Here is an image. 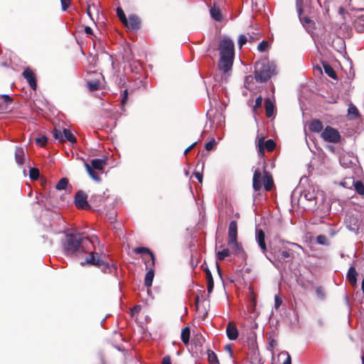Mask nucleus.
Returning a JSON list of instances; mask_svg holds the SVG:
<instances>
[{"instance_id": "53", "label": "nucleus", "mask_w": 364, "mask_h": 364, "mask_svg": "<svg viewBox=\"0 0 364 364\" xmlns=\"http://www.w3.org/2000/svg\"><path fill=\"white\" fill-rule=\"evenodd\" d=\"M194 175H195L196 178L198 179V181L200 183H202V181H203V175H202V173H200L199 172H195Z\"/></svg>"}, {"instance_id": "32", "label": "nucleus", "mask_w": 364, "mask_h": 364, "mask_svg": "<svg viewBox=\"0 0 364 364\" xmlns=\"http://www.w3.org/2000/svg\"><path fill=\"white\" fill-rule=\"evenodd\" d=\"M87 87L90 91H95L99 89L100 82L98 80L87 82Z\"/></svg>"}, {"instance_id": "46", "label": "nucleus", "mask_w": 364, "mask_h": 364, "mask_svg": "<svg viewBox=\"0 0 364 364\" xmlns=\"http://www.w3.org/2000/svg\"><path fill=\"white\" fill-rule=\"evenodd\" d=\"M15 156H16V161L17 164H20V165L22 164H23V157L21 155V151L18 149H16Z\"/></svg>"}, {"instance_id": "40", "label": "nucleus", "mask_w": 364, "mask_h": 364, "mask_svg": "<svg viewBox=\"0 0 364 364\" xmlns=\"http://www.w3.org/2000/svg\"><path fill=\"white\" fill-rule=\"evenodd\" d=\"M268 46H269L268 42L263 41L259 43L258 46H257V49L260 52H264L267 50Z\"/></svg>"}, {"instance_id": "7", "label": "nucleus", "mask_w": 364, "mask_h": 364, "mask_svg": "<svg viewBox=\"0 0 364 364\" xmlns=\"http://www.w3.org/2000/svg\"><path fill=\"white\" fill-rule=\"evenodd\" d=\"M255 240L259 247H260L262 253L266 256V257L272 263L274 262L268 257L267 255V245L265 242V234L264 231L261 229H256L255 230Z\"/></svg>"}, {"instance_id": "23", "label": "nucleus", "mask_w": 364, "mask_h": 364, "mask_svg": "<svg viewBox=\"0 0 364 364\" xmlns=\"http://www.w3.org/2000/svg\"><path fill=\"white\" fill-rule=\"evenodd\" d=\"M85 167L86 171H87L88 174L93 180H95L96 181H100V176L95 171H94L92 169L91 166L88 164L85 163Z\"/></svg>"}, {"instance_id": "62", "label": "nucleus", "mask_w": 364, "mask_h": 364, "mask_svg": "<svg viewBox=\"0 0 364 364\" xmlns=\"http://www.w3.org/2000/svg\"><path fill=\"white\" fill-rule=\"evenodd\" d=\"M225 349H226L227 350H228L229 352H230V351H231V349H230V346H225Z\"/></svg>"}, {"instance_id": "30", "label": "nucleus", "mask_w": 364, "mask_h": 364, "mask_svg": "<svg viewBox=\"0 0 364 364\" xmlns=\"http://www.w3.org/2000/svg\"><path fill=\"white\" fill-rule=\"evenodd\" d=\"M353 186L355 188V190L356 191V192L358 194H360V195L364 194V185L363 184V183L361 181H355V184H353Z\"/></svg>"}, {"instance_id": "16", "label": "nucleus", "mask_w": 364, "mask_h": 364, "mask_svg": "<svg viewBox=\"0 0 364 364\" xmlns=\"http://www.w3.org/2000/svg\"><path fill=\"white\" fill-rule=\"evenodd\" d=\"M106 164L105 159H95L91 161L92 167L97 170H102Z\"/></svg>"}, {"instance_id": "6", "label": "nucleus", "mask_w": 364, "mask_h": 364, "mask_svg": "<svg viewBox=\"0 0 364 364\" xmlns=\"http://www.w3.org/2000/svg\"><path fill=\"white\" fill-rule=\"evenodd\" d=\"M321 136L323 141L333 144L338 143L341 139L339 132L330 126L323 130Z\"/></svg>"}, {"instance_id": "36", "label": "nucleus", "mask_w": 364, "mask_h": 364, "mask_svg": "<svg viewBox=\"0 0 364 364\" xmlns=\"http://www.w3.org/2000/svg\"><path fill=\"white\" fill-rule=\"evenodd\" d=\"M117 16L119 17V18L121 20V21L124 23H125V21H127V17L122 10V9L121 8H117Z\"/></svg>"}, {"instance_id": "28", "label": "nucleus", "mask_w": 364, "mask_h": 364, "mask_svg": "<svg viewBox=\"0 0 364 364\" xmlns=\"http://www.w3.org/2000/svg\"><path fill=\"white\" fill-rule=\"evenodd\" d=\"M68 184V180L66 178H61L55 186V188L59 191L65 190Z\"/></svg>"}, {"instance_id": "15", "label": "nucleus", "mask_w": 364, "mask_h": 364, "mask_svg": "<svg viewBox=\"0 0 364 364\" xmlns=\"http://www.w3.org/2000/svg\"><path fill=\"white\" fill-rule=\"evenodd\" d=\"M309 129L314 132H320L323 129V124L320 120L314 119L309 124Z\"/></svg>"}, {"instance_id": "39", "label": "nucleus", "mask_w": 364, "mask_h": 364, "mask_svg": "<svg viewBox=\"0 0 364 364\" xmlns=\"http://www.w3.org/2000/svg\"><path fill=\"white\" fill-rule=\"evenodd\" d=\"M277 342L275 339L269 337V347H268V350H270L272 352V354L274 355V351H273V348L277 346Z\"/></svg>"}, {"instance_id": "3", "label": "nucleus", "mask_w": 364, "mask_h": 364, "mask_svg": "<svg viewBox=\"0 0 364 364\" xmlns=\"http://www.w3.org/2000/svg\"><path fill=\"white\" fill-rule=\"evenodd\" d=\"M274 63H270L267 59H262L255 64V77L257 82L267 81L275 72Z\"/></svg>"}, {"instance_id": "49", "label": "nucleus", "mask_w": 364, "mask_h": 364, "mask_svg": "<svg viewBox=\"0 0 364 364\" xmlns=\"http://www.w3.org/2000/svg\"><path fill=\"white\" fill-rule=\"evenodd\" d=\"M281 304H282V299H280L279 295H275L274 296V308L276 309H278L279 308V306H281Z\"/></svg>"}, {"instance_id": "17", "label": "nucleus", "mask_w": 364, "mask_h": 364, "mask_svg": "<svg viewBox=\"0 0 364 364\" xmlns=\"http://www.w3.org/2000/svg\"><path fill=\"white\" fill-rule=\"evenodd\" d=\"M210 13L213 19L217 21H220L222 20V14L220 10L215 5L212 6L210 9Z\"/></svg>"}, {"instance_id": "34", "label": "nucleus", "mask_w": 364, "mask_h": 364, "mask_svg": "<svg viewBox=\"0 0 364 364\" xmlns=\"http://www.w3.org/2000/svg\"><path fill=\"white\" fill-rule=\"evenodd\" d=\"M275 146L276 144L272 139H268L264 143V147L269 151H272L274 149Z\"/></svg>"}, {"instance_id": "63", "label": "nucleus", "mask_w": 364, "mask_h": 364, "mask_svg": "<svg viewBox=\"0 0 364 364\" xmlns=\"http://www.w3.org/2000/svg\"><path fill=\"white\" fill-rule=\"evenodd\" d=\"M362 363L364 364V355L362 358Z\"/></svg>"}, {"instance_id": "26", "label": "nucleus", "mask_w": 364, "mask_h": 364, "mask_svg": "<svg viewBox=\"0 0 364 364\" xmlns=\"http://www.w3.org/2000/svg\"><path fill=\"white\" fill-rule=\"evenodd\" d=\"M323 68L324 69L325 73L331 77H336V73L332 68V67L326 63H323Z\"/></svg>"}, {"instance_id": "61", "label": "nucleus", "mask_w": 364, "mask_h": 364, "mask_svg": "<svg viewBox=\"0 0 364 364\" xmlns=\"http://www.w3.org/2000/svg\"><path fill=\"white\" fill-rule=\"evenodd\" d=\"M293 245L297 247L298 248H300V249H302V247H301V245H298V244H296V243H292Z\"/></svg>"}, {"instance_id": "41", "label": "nucleus", "mask_w": 364, "mask_h": 364, "mask_svg": "<svg viewBox=\"0 0 364 364\" xmlns=\"http://www.w3.org/2000/svg\"><path fill=\"white\" fill-rule=\"evenodd\" d=\"M258 148L259 153L261 156H263L264 154V139L261 138L258 141Z\"/></svg>"}, {"instance_id": "51", "label": "nucleus", "mask_w": 364, "mask_h": 364, "mask_svg": "<svg viewBox=\"0 0 364 364\" xmlns=\"http://www.w3.org/2000/svg\"><path fill=\"white\" fill-rule=\"evenodd\" d=\"M247 42V37L245 35H240L238 39V44L241 48Z\"/></svg>"}, {"instance_id": "8", "label": "nucleus", "mask_w": 364, "mask_h": 364, "mask_svg": "<svg viewBox=\"0 0 364 364\" xmlns=\"http://www.w3.org/2000/svg\"><path fill=\"white\" fill-rule=\"evenodd\" d=\"M75 203L77 208L86 209L90 208L87 201V196L82 191H78L75 198Z\"/></svg>"}, {"instance_id": "43", "label": "nucleus", "mask_w": 364, "mask_h": 364, "mask_svg": "<svg viewBox=\"0 0 364 364\" xmlns=\"http://www.w3.org/2000/svg\"><path fill=\"white\" fill-rule=\"evenodd\" d=\"M47 142V138L45 136H42L41 137L36 139V143L42 146H45Z\"/></svg>"}, {"instance_id": "45", "label": "nucleus", "mask_w": 364, "mask_h": 364, "mask_svg": "<svg viewBox=\"0 0 364 364\" xmlns=\"http://www.w3.org/2000/svg\"><path fill=\"white\" fill-rule=\"evenodd\" d=\"M299 16V19H300V21L301 23H302V25L304 26H307L308 24L311 23V21L309 18L306 17V16H304L302 17L301 16V14Z\"/></svg>"}, {"instance_id": "9", "label": "nucleus", "mask_w": 364, "mask_h": 364, "mask_svg": "<svg viewBox=\"0 0 364 364\" xmlns=\"http://www.w3.org/2000/svg\"><path fill=\"white\" fill-rule=\"evenodd\" d=\"M24 78L26 80L31 89L36 90L37 87L36 77L35 73L28 68L24 69Z\"/></svg>"}, {"instance_id": "19", "label": "nucleus", "mask_w": 364, "mask_h": 364, "mask_svg": "<svg viewBox=\"0 0 364 364\" xmlns=\"http://www.w3.org/2000/svg\"><path fill=\"white\" fill-rule=\"evenodd\" d=\"M154 277V269H150L147 273L146 274L144 279V284L146 287H150L152 285V282Z\"/></svg>"}, {"instance_id": "11", "label": "nucleus", "mask_w": 364, "mask_h": 364, "mask_svg": "<svg viewBox=\"0 0 364 364\" xmlns=\"http://www.w3.org/2000/svg\"><path fill=\"white\" fill-rule=\"evenodd\" d=\"M226 334L230 340H235L238 337V331L232 322H229L226 328Z\"/></svg>"}, {"instance_id": "37", "label": "nucleus", "mask_w": 364, "mask_h": 364, "mask_svg": "<svg viewBox=\"0 0 364 364\" xmlns=\"http://www.w3.org/2000/svg\"><path fill=\"white\" fill-rule=\"evenodd\" d=\"M279 356H285L286 359L284 360L283 364H291V359L289 353L287 351H282L279 353Z\"/></svg>"}, {"instance_id": "55", "label": "nucleus", "mask_w": 364, "mask_h": 364, "mask_svg": "<svg viewBox=\"0 0 364 364\" xmlns=\"http://www.w3.org/2000/svg\"><path fill=\"white\" fill-rule=\"evenodd\" d=\"M141 309V306H135L132 309V315L133 316L134 314L136 313H138Z\"/></svg>"}, {"instance_id": "4", "label": "nucleus", "mask_w": 364, "mask_h": 364, "mask_svg": "<svg viewBox=\"0 0 364 364\" xmlns=\"http://www.w3.org/2000/svg\"><path fill=\"white\" fill-rule=\"evenodd\" d=\"M263 173L259 168H256L253 175L252 186L255 191H259L262 186L266 191H269L273 186V180L271 175L264 170Z\"/></svg>"}, {"instance_id": "12", "label": "nucleus", "mask_w": 364, "mask_h": 364, "mask_svg": "<svg viewBox=\"0 0 364 364\" xmlns=\"http://www.w3.org/2000/svg\"><path fill=\"white\" fill-rule=\"evenodd\" d=\"M124 24L132 29H137L139 28L140 21L139 18L135 15H131L127 19V21Z\"/></svg>"}, {"instance_id": "54", "label": "nucleus", "mask_w": 364, "mask_h": 364, "mask_svg": "<svg viewBox=\"0 0 364 364\" xmlns=\"http://www.w3.org/2000/svg\"><path fill=\"white\" fill-rule=\"evenodd\" d=\"M162 364H171V358L168 355L164 357Z\"/></svg>"}, {"instance_id": "38", "label": "nucleus", "mask_w": 364, "mask_h": 364, "mask_svg": "<svg viewBox=\"0 0 364 364\" xmlns=\"http://www.w3.org/2000/svg\"><path fill=\"white\" fill-rule=\"evenodd\" d=\"M316 242L320 244V245H326L328 244V239L326 236L324 235H318L317 237H316Z\"/></svg>"}, {"instance_id": "59", "label": "nucleus", "mask_w": 364, "mask_h": 364, "mask_svg": "<svg viewBox=\"0 0 364 364\" xmlns=\"http://www.w3.org/2000/svg\"><path fill=\"white\" fill-rule=\"evenodd\" d=\"M206 274H207V282H208V278L213 277H212V274H211L210 271H208Z\"/></svg>"}, {"instance_id": "47", "label": "nucleus", "mask_w": 364, "mask_h": 364, "mask_svg": "<svg viewBox=\"0 0 364 364\" xmlns=\"http://www.w3.org/2000/svg\"><path fill=\"white\" fill-rule=\"evenodd\" d=\"M207 284H208V287H207L208 292V294H210L213 291V287H214V282H213V277L208 278V281L207 282Z\"/></svg>"}, {"instance_id": "18", "label": "nucleus", "mask_w": 364, "mask_h": 364, "mask_svg": "<svg viewBox=\"0 0 364 364\" xmlns=\"http://www.w3.org/2000/svg\"><path fill=\"white\" fill-rule=\"evenodd\" d=\"M266 114L268 117H271L274 114V103L270 99H267L264 102Z\"/></svg>"}, {"instance_id": "56", "label": "nucleus", "mask_w": 364, "mask_h": 364, "mask_svg": "<svg viewBox=\"0 0 364 364\" xmlns=\"http://www.w3.org/2000/svg\"><path fill=\"white\" fill-rule=\"evenodd\" d=\"M85 32L86 34H87L89 36L92 35V29L90 27H89V26H86L85 28Z\"/></svg>"}, {"instance_id": "35", "label": "nucleus", "mask_w": 364, "mask_h": 364, "mask_svg": "<svg viewBox=\"0 0 364 364\" xmlns=\"http://www.w3.org/2000/svg\"><path fill=\"white\" fill-rule=\"evenodd\" d=\"M316 295L318 296V298L319 299H325V296H326V293H325V291L323 289V287H318L316 289Z\"/></svg>"}, {"instance_id": "5", "label": "nucleus", "mask_w": 364, "mask_h": 364, "mask_svg": "<svg viewBox=\"0 0 364 364\" xmlns=\"http://www.w3.org/2000/svg\"><path fill=\"white\" fill-rule=\"evenodd\" d=\"M228 245L235 255L243 252L242 245L237 242V224L235 220L231 221L229 225Z\"/></svg>"}, {"instance_id": "27", "label": "nucleus", "mask_w": 364, "mask_h": 364, "mask_svg": "<svg viewBox=\"0 0 364 364\" xmlns=\"http://www.w3.org/2000/svg\"><path fill=\"white\" fill-rule=\"evenodd\" d=\"M230 254V250L229 249H223L221 251H218L216 253V257L219 260H223L227 257H228Z\"/></svg>"}, {"instance_id": "20", "label": "nucleus", "mask_w": 364, "mask_h": 364, "mask_svg": "<svg viewBox=\"0 0 364 364\" xmlns=\"http://www.w3.org/2000/svg\"><path fill=\"white\" fill-rule=\"evenodd\" d=\"M181 337L185 345H187L189 343L190 328L188 327H186L182 329Z\"/></svg>"}, {"instance_id": "64", "label": "nucleus", "mask_w": 364, "mask_h": 364, "mask_svg": "<svg viewBox=\"0 0 364 364\" xmlns=\"http://www.w3.org/2000/svg\"><path fill=\"white\" fill-rule=\"evenodd\" d=\"M39 202V199L38 198H36V200L35 201V203H38Z\"/></svg>"}, {"instance_id": "2", "label": "nucleus", "mask_w": 364, "mask_h": 364, "mask_svg": "<svg viewBox=\"0 0 364 364\" xmlns=\"http://www.w3.org/2000/svg\"><path fill=\"white\" fill-rule=\"evenodd\" d=\"M90 242V240L80 233H71L66 235V240L63 244L64 253L68 256L77 255L85 253V244Z\"/></svg>"}, {"instance_id": "48", "label": "nucleus", "mask_w": 364, "mask_h": 364, "mask_svg": "<svg viewBox=\"0 0 364 364\" xmlns=\"http://www.w3.org/2000/svg\"><path fill=\"white\" fill-rule=\"evenodd\" d=\"M62 10L66 11L70 5V0H60Z\"/></svg>"}, {"instance_id": "25", "label": "nucleus", "mask_w": 364, "mask_h": 364, "mask_svg": "<svg viewBox=\"0 0 364 364\" xmlns=\"http://www.w3.org/2000/svg\"><path fill=\"white\" fill-rule=\"evenodd\" d=\"M353 184H355V180L351 177L346 178L340 182V185L346 188H351Z\"/></svg>"}, {"instance_id": "24", "label": "nucleus", "mask_w": 364, "mask_h": 364, "mask_svg": "<svg viewBox=\"0 0 364 364\" xmlns=\"http://www.w3.org/2000/svg\"><path fill=\"white\" fill-rule=\"evenodd\" d=\"M207 354L209 364H219L217 355L213 350H208Z\"/></svg>"}, {"instance_id": "10", "label": "nucleus", "mask_w": 364, "mask_h": 364, "mask_svg": "<svg viewBox=\"0 0 364 364\" xmlns=\"http://www.w3.org/2000/svg\"><path fill=\"white\" fill-rule=\"evenodd\" d=\"M274 257L275 259L282 262L287 258L293 257V255L292 253L290 252L289 250L281 249L274 252Z\"/></svg>"}, {"instance_id": "42", "label": "nucleus", "mask_w": 364, "mask_h": 364, "mask_svg": "<svg viewBox=\"0 0 364 364\" xmlns=\"http://www.w3.org/2000/svg\"><path fill=\"white\" fill-rule=\"evenodd\" d=\"M1 97L4 100V102L1 104H4L6 106V109L8 104L12 102V99L8 95H1Z\"/></svg>"}, {"instance_id": "1", "label": "nucleus", "mask_w": 364, "mask_h": 364, "mask_svg": "<svg viewBox=\"0 0 364 364\" xmlns=\"http://www.w3.org/2000/svg\"><path fill=\"white\" fill-rule=\"evenodd\" d=\"M220 59L218 68L224 74H228L231 70L234 61L235 49L233 41L228 38H223L218 46Z\"/></svg>"}, {"instance_id": "57", "label": "nucleus", "mask_w": 364, "mask_h": 364, "mask_svg": "<svg viewBox=\"0 0 364 364\" xmlns=\"http://www.w3.org/2000/svg\"><path fill=\"white\" fill-rule=\"evenodd\" d=\"M196 142L193 143V144H191L190 146H188L185 151H184V154L186 155L188 151H190L191 150V149L196 145Z\"/></svg>"}, {"instance_id": "60", "label": "nucleus", "mask_w": 364, "mask_h": 364, "mask_svg": "<svg viewBox=\"0 0 364 364\" xmlns=\"http://www.w3.org/2000/svg\"><path fill=\"white\" fill-rule=\"evenodd\" d=\"M361 289H362L363 293L364 294V279L362 281Z\"/></svg>"}, {"instance_id": "31", "label": "nucleus", "mask_w": 364, "mask_h": 364, "mask_svg": "<svg viewBox=\"0 0 364 364\" xmlns=\"http://www.w3.org/2000/svg\"><path fill=\"white\" fill-rule=\"evenodd\" d=\"M39 170L36 168H31L29 170V177L31 180H37L39 178Z\"/></svg>"}, {"instance_id": "29", "label": "nucleus", "mask_w": 364, "mask_h": 364, "mask_svg": "<svg viewBox=\"0 0 364 364\" xmlns=\"http://www.w3.org/2000/svg\"><path fill=\"white\" fill-rule=\"evenodd\" d=\"M348 115L350 116V118H352V119H354V118H356L357 117H358V110L356 108V107L354 106L353 105H350L348 107Z\"/></svg>"}, {"instance_id": "50", "label": "nucleus", "mask_w": 364, "mask_h": 364, "mask_svg": "<svg viewBox=\"0 0 364 364\" xmlns=\"http://www.w3.org/2000/svg\"><path fill=\"white\" fill-rule=\"evenodd\" d=\"M296 9L299 15H300L303 11V0H296Z\"/></svg>"}, {"instance_id": "14", "label": "nucleus", "mask_w": 364, "mask_h": 364, "mask_svg": "<svg viewBox=\"0 0 364 364\" xmlns=\"http://www.w3.org/2000/svg\"><path fill=\"white\" fill-rule=\"evenodd\" d=\"M358 273L354 267H350L347 273V279L353 287L357 285Z\"/></svg>"}, {"instance_id": "52", "label": "nucleus", "mask_w": 364, "mask_h": 364, "mask_svg": "<svg viewBox=\"0 0 364 364\" xmlns=\"http://www.w3.org/2000/svg\"><path fill=\"white\" fill-rule=\"evenodd\" d=\"M215 145V139H213L205 144V149L207 151H210L213 149Z\"/></svg>"}, {"instance_id": "33", "label": "nucleus", "mask_w": 364, "mask_h": 364, "mask_svg": "<svg viewBox=\"0 0 364 364\" xmlns=\"http://www.w3.org/2000/svg\"><path fill=\"white\" fill-rule=\"evenodd\" d=\"M53 136L55 139L59 140L60 141H63V130L55 129L53 131Z\"/></svg>"}, {"instance_id": "21", "label": "nucleus", "mask_w": 364, "mask_h": 364, "mask_svg": "<svg viewBox=\"0 0 364 364\" xmlns=\"http://www.w3.org/2000/svg\"><path fill=\"white\" fill-rule=\"evenodd\" d=\"M136 253H147L149 255L150 259L151 261V264H154V256L148 248L146 247H137L134 250Z\"/></svg>"}, {"instance_id": "44", "label": "nucleus", "mask_w": 364, "mask_h": 364, "mask_svg": "<svg viewBox=\"0 0 364 364\" xmlns=\"http://www.w3.org/2000/svg\"><path fill=\"white\" fill-rule=\"evenodd\" d=\"M262 96H259L255 100V105L253 107L254 112H256L257 109H259L262 106Z\"/></svg>"}, {"instance_id": "58", "label": "nucleus", "mask_w": 364, "mask_h": 364, "mask_svg": "<svg viewBox=\"0 0 364 364\" xmlns=\"http://www.w3.org/2000/svg\"><path fill=\"white\" fill-rule=\"evenodd\" d=\"M127 91L125 90L124 91V97L122 99V104L124 105L127 100Z\"/></svg>"}, {"instance_id": "22", "label": "nucleus", "mask_w": 364, "mask_h": 364, "mask_svg": "<svg viewBox=\"0 0 364 364\" xmlns=\"http://www.w3.org/2000/svg\"><path fill=\"white\" fill-rule=\"evenodd\" d=\"M65 140H68L71 143H75L76 141V138L68 129H63V141Z\"/></svg>"}, {"instance_id": "13", "label": "nucleus", "mask_w": 364, "mask_h": 364, "mask_svg": "<svg viewBox=\"0 0 364 364\" xmlns=\"http://www.w3.org/2000/svg\"><path fill=\"white\" fill-rule=\"evenodd\" d=\"M86 262L96 266H102L105 264L98 256L97 253L91 252L90 256L86 259Z\"/></svg>"}]
</instances>
